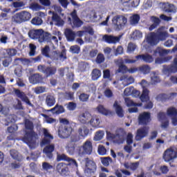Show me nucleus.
<instances>
[{
  "label": "nucleus",
  "mask_w": 177,
  "mask_h": 177,
  "mask_svg": "<svg viewBox=\"0 0 177 177\" xmlns=\"http://www.w3.org/2000/svg\"><path fill=\"white\" fill-rule=\"evenodd\" d=\"M167 114L169 117H176V108L174 106L169 107L167 111Z\"/></svg>",
  "instance_id": "37998d69"
},
{
  "label": "nucleus",
  "mask_w": 177,
  "mask_h": 177,
  "mask_svg": "<svg viewBox=\"0 0 177 177\" xmlns=\"http://www.w3.org/2000/svg\"><path fill=\"white\" fill-rule=\"evenodd\" d=\"M29 81L31 84H41L44 81V77L39 73H35L29 77Z\"/></svg>",
  "instance_id": "b1692460"
},
{
  "label": "nucleus",
  "mask_w": 177,
  "mask_h": 177,
  "mask_svg": "<svg viewBox=\"0 0 177 177\" xmlns=\"http://www.w3.org/2000/svg\"><path fill=\"white\" fill-rule=\"evenodd\" d=\"M53 169V166L49 164L48 162H44L42 163V169H44V171H49L50 169Z\"/></svg>",
  "instance_id": "338daca9"
},
{
  "label": "nucleus",
  "mask_w": 177,
  "mask_h": 177,
  "mask_svg": "<svg viewBox=\"0 0 177 177\" xmlns=\"http://www.w3.org/2000/svg\"><path fill=\"white\" fill-rule=\"evenodd\" d=\"M172 59V56H168L166 57L163 59V60L161 58H156L155 59V63L158 64H162V63L163 62H169V60H171Z\"/></svg>",
  "instance_id": "bf43d9fd"
},
{
  "label": "nucleus",
  "mask_w": 177,
  "mask_h": 177,
  "mask_svg": "<svg viewBox=\"0 0 177 177\" xmlns=\"http://www.w3.org/2000/svg\"><path fill=\"white\" fill-rule=\"evenodd\" d=\"M103 39L105 42H106V44H117L120 42L121 39V35L115 37L113 35H105L103 36Z\"/></svg>",
  "instance_id": "a211bd4d"
},
{
  "label": "nucleus",
  "mask_w": 177,
  "mask_h": 177,
  "mask_svg": "<svg viewBox=\"0 0 177 177\" xmlns=\"http://www.w3.org/2000/svg\"><path fill=\"white\" fill-rule=\"evenodd\" d=\"M102 77V71L97 68L93 69L91 72V80L93 81H97Z\"/></svg>",
  "instance_id": "e433bc0d"
},
{
  "label": "nucleus",
  "mask_w": 177,
  "mask_h": 177,
  "mask_svg": "<svg viewBox=\"0 0 177 177\" xmlns=\"http://www.w3.org/2000/svg\"><path fill=\"white\" fill-rule=\"evenodd\" d=\"M97 111L100 114H103V115H109L110 111L109 110L106 109L104 106L102 104H100L97 106Z\"/></svg>",
  "instance_id": "79ce46f5"
},
{
  "label": "nucleus",
  "mask_w": 177,
  "mask_h": 177,
  "mask_svg": "<svg viewBox=\"0 0 177 177\" xmlns=\"http://www.w3.org/2000/svg\"><path fill=\"white\" fill-rule=\"evenodd\" d=\"M49 59L53 62H58V60L60 62H64V60L67 59L66 48L64 47L62 51L57 50L51 52Z\"/></svg>",
  "instance_id": "20e7f679"
},
{
  "label": "nucleus",
  "mask_w": 177,
  "mask_h": 177,
  "mask_svg": "<svg viewBox=\"0 0 177 177\" xmlns=\"http://www.w3.org/2000/svg\"><path fill=\"white\" fill-rule=\"evenodd\" d=\"M156 35L158 41H165L168 38V32L164 31V27H160L157 30Z\"/></svg>",
  "instance_id": "a878e982"
},
{
  "label": "nucleus",
  "mask_w": 177,
  "mask_h": 177,
  "mask_svg": "<svg viewBox=\"0 0 177 177\" xmlns=\"http://www.w3.org/2000/svg\"><path fill=\"white\" fill-rule=\"evenodd\" d=\"M125 136H127V132L124 129L120 128L116 129L114 138L116 139L118 143H124Z\"/></svg>",
  "instance_id": "2eb2a0df"
},
{
  "label": "nucleus",
  "mask_w": 177,
  "mask_h": 177,
  "mask_svg": "<svg viewBox=\"0 0 177 177\" xmlns=\"http://www.w3.org/2000/svg\"><path fill=\"white\" fill-rule=\"evenodd\" d=\"M171 50H165L161 47H157L154 51H153V56H160L162 57L163 56H165V55H168Z\"/></svg>",
  "instance_id": "c85d7f7f"
},
{
  "label": "nucleus",
  "mask_w": 177,
  "mask_h": 177,
  "mask_svg": "<svg viewBox=\"0 0 177 177\" xmlns=\"http://www.w3.org/2000/svg\"><path fill=\"white\" fill-rule=\"evenodd\" d=\"M70 52H71V53L78 55V53L81 52V47H80L78 45L71 46L70 47Z\"/></svg>",
  "instance_id": "864d4df0"
},
{
  "label": "nucleus",
  "mask_w": 177,
  "mask_h": 177,
  "mask_svg": "<svg viewBox=\"0 0 177 177\" xmlns=\"http://www.w3.org/2000/svg\"><path fill=\"white\" fill-rule=\"evenodd\" d=\"M149 131H150V127H143L137 130L136 135V140H142L144 138H146L149 135Z\"/></svg>",
  "instance_id": "4468645a"
},
{
  "label": "nucleus",
  "mask_w": 177,
  "mask_h": 177,
  "mask_svg": "<svg viewBox=\"0 0 177 177\" xmlns=\"http://www.w3.org/2000/svg\"><path fill=\"white\" fill-rule=\"evenodd\" d=\"M173 63V64L165 67V71L167 73H177V64L174 62Z\"/></svg>",
  "instance_id": "a19ab883"
},
{
  "label": "nucleus",
  "mask_w": 177,
  "mask_h": 177,
  "mask_svg": "<svg viewBox=\"0 0 177 177\" xmlns=\"http://www.w3.org/2000/svg\"><path fill=\"white\" fill-rule=\"evenodd\" d=\"M71 16L72 19L71 17H68V21L69 22V24H73V27L78 28L84 24V22L81 21L77 15V10H73V11L71 12Z\"/></svg>",
  "instance_id": "9d476101"
},
{
  "label": "nucleus",
  "mask_w": 177,
  "mask_h": 177,
  "mask_svg": "<svg viewBox=\"0 0 177 177\" xmlns=\"http://www.w3.org/2000/svg\"><path fill=\"white\" fill-rule=\"evenodd\" d=\"M93 151V146L92 142L87 140L82 146H79L77 148V153L80 157H84V156H91Z\"/></svg>",
  "instance_id": "7ed1b4c3"
},
{
  "label": "nucleus",
  "mask_w": 177,
  "mask_h": 177,
  "mask_svg": "<svg viewBox=\"0 0 177 177\" xmlns=\"http://www.w3.org/2000/svg\"><path fill=\"white\" fill-rule=\"evenodd\" d=\"M137 60H142L145 63H153L154 62V58L153 57V55H151L149 54H142L138 55L135 57Z\"/></svg>",
  "instance_id": "aec40b11"
},
{
  "label": "nucleus",
  "mask_w": 177,
  "mask_h": 177,
  "mask_svg": "<svg viewBox=\"0 0 177 177\" xmlns=\"http://www.w3.org/2000/svg\"><path fill=\"white\" fill-rule=\"evenodd\" d=\"M37 70L39 73H43L46 78L52 77L57 73V68L56 66H46L45 65H39Z\"/></svg>",
  "instance_id": "423d86ee"
},
{
  "label": "nucleus",
  "mask_w": 177,
  "mask_h": 177,
  "mask_svg": "<svg viewBox=\"0 0 177 177\" xmlns=\"http://www.w3.org/2000/svg\"><path fill=\"white\" fill-rule=\"evenodd\" d=\"M151 82L152 85H157V84H160V82H161V79H160V77L154 75L151 77Z\"/></svg>",
  "instance_id": "e2e57ef3"
},
{
  "label": "nucleus",
  "mask_w": 177,
  "mask_h": 177,
  "mask_svg": "<svg viewBox=\"0 0 177 177\" xmlns=\"http://www.w3.org/2000/svg\"><path fill=\"white\" fill-rule=\"evenodd\" d=\"M77 133L81 138H86L89 135V129L86 127H82L77 129Z\"/></svg>",
  "instance_id": "72a5a7b5"
},
{
  "label": "nucleus",
  "mask_w": 177,
  "mask_h": 177,
  "mask_svg": "<svg viewBox=\"0 0 177 177\" xmlns=\"http://www.w3.org/2000/svg\"><path fill=\"white\" fill-rule=\"evenodd\" d=\"M151 121V115L149 112H143L138 116L139 125H148Z\"/></svg>",
  "instance_id": "ddd939ff"
},
{
  "label": "nucleus",
  "mask_w": 177,
  "mask_h": 177,
  "mask_svg": "<svg viewBox=\"0 0 177 177\" xmlns=\"http://www.w3.org/2000/svg\"><path fill=\"white\" fill-rule=\"evenodd\" d=\"M10 154L13 160H16L19 162L23 160V156H21V154H20L19 151H16L15 149H11L10 151Z\"/></svg>",
  "instance_id": "c9c22d12"
},
{
  "label": "nucleus",
  "mask_w": 177,
  "mask_h": 177,
  "mask_svg": "<svg viewBox=\"0 0 177 177\" xmlns=\"http://www.w3.org/2000/svg\"><path fill=\"white\" fill-rule=\"evenodd\" d=\"M73 131L74 129L71 126L61 125L58 129V136L61 139H67Z\"/></svg>",
  "instance_id": "0eeeda50"
},
{
  "label": "nucleus",
  "mask_w": 177,
  "mask_h": 177,
  "mask_svg": "<svg viewBox=\"0 0 177 177\" xmlns=\"http://www.w3.org/2000/svg\"><path fill=\"white\" fill-rule=\"evenodd\" d=\"M81 137L78 133H74L71 136V142L72 143H77V142L81 140Z\"/></svg>",
  "instance_id": "6e6d98bb"
},
{
  "label": "nucleus",
  "mask_w": 177,
  "mask_h": 177,
  "mask_svg": "<svg viewBox=\"0 0 177 177\" xmlns=\"http://www.w3.org/2000/svg\"><path fill=\"white\" fill-rule=\"evenodd\" d=\"M177 157V152L173 148H169L165 151L162 155V158L165 162H169L172 160H175Z\"/></svg>",
  "instance_id": "9b49d317"
},
{
  "label": "nucleus",
  "mask_w": 177,
  "mask_h": 177,
  "mask_svg": "<svg viewBox=\"0 0 177 177\" xmlns=\"http://www.w3.org/2000/svg\"><path fill=\"white\" fill-rule=\"evenodd\" d=\"M19 62H21V63H30V59L27 58H15L13 66H19Z\"/></svg>",
  "instance_id": "8fccbe9b"
},
{
  "label": "nucleus",
  "mask_w": 177,
  "mask_h": 177,
  "mask_svg": "<svg viewBox=\"0 0 177 177\" xmlns=\"http://www.w3.org/2000/svg\"><path fill=\"white\" fill-rule=\"evenodd\" d=\"M102 164L104 165V167H109L110 165V162L113 161L111 157L101 158Z\"/></svg>",
  "instance_id": "4d7b16f0"
},
{
  "label": "nucleus",
  "mask_w": 177,
  "mask_h": 177,
  "mask_svg": "<svg viewBox=\"0 0 177 177\" xmlns=\"http://www.w3.org/2000/svg\"><path fill=\"white\" fill-rule=\"evenodd\" d=\"M162 10L166 13H175L176 10L175 9V6L169 3H164L162 6Z\"/></svg>",
  "instance_id": "bb28decb"
},
{
  "label": "nucleus",
  "mask_w": 177,
  "mask_h": 177,
  "mask_svg": "<svg viewBox=\"0 0 177 177\" xmlns=\"http://www.w3.org/2000/svg\"><path fill=\"white\" fill-rule=\"evenodd\" d=\"M104 55L102 54V53H99L97 55V57L95 59V62L97 64H102V63H103L104 62Z\"/></svg>",
  "instance_id": "680f3d73"
},
{
  "label": "nucleus",
  "mask_w": 177,
  "mask_h": 177,
  "mask_svg": "<svg viewBox=\"0 0 177 177\" xmlns=\"http://www.w3.org/2000/svg\"><path fill=\"white\" fill-rule=\"evenodd\" d=\"M43 133L44 135V138L42 139L41 145L43 146H46V145H50V140L53 139V136L50 135L46 129H43Z\"/></svg>",
  "instance_id": "412c9836"
},
{
  "label": "nucleus",
  "mask_w": 177,
  "mask_h": 177,
  "mask_svg": "<svg viewBox=\"0 0 177 177\" xmlns=\"http://www.w3.org/2000/svg\"><path fill=\"white\" fill-rule=\"evenodd\" d=\"M64 99L65 100H74V93L71 91H66L64 93Z\"/></svg>",
  "instance_id": "c03bdc74"
},
{
  "label": "nucleus",
  "mask_w": 177,
  "mask_h": 177,
  "mask_svg": "<svg viewBox=\"0 0 177 177\" xmlns=\"http://www.w3.org/2000/svg\"><path fill=\"white\" fill-rule=\"evenodd\" d=\"M139 72L142 74H144V75H146L147 74H149L150 73V71L151 68L149 65H143L142 66L138 67Z\"/></svg>",
  "instance_id": "ea45409f"
},
{
  "label": "nucleus",
  "mask_w": 177,
  "mask_h": 177,
  "mask_svg": "<svg viewBox=\"0 0 177 177\" xmlns=\"http://www.w3.org/2000/svg\"><path fill=\"white\" fill-rule=\"evenodd\" d=\"M92 115L88 111H85L84 113H82L78 116V120L81 124H87V122H89V119L91 118Z\"/></svg>",
  "instance_id": "5701e85b"
},
{
  "label": "nucleus",
  "mask_w": 177,
  "mask_h": 177,
  "mask_svg": "<svg viewBox=\"0 0 177 177\" xmlns=\"http://www.w3.org/2000/svg\"><path fill=\"white\" fill-rule=\"evenodd\" d=\"M28 37L31 39H37L40 44L52 41V34L45 32L43 29L30 30L28 32Z\"/></svg>",
  "instance_id": "f03ea898"
},
{
  "label": "nucleus",
  "mask_w": 177,
  "mask_h": 177,
  "mask_svg": "<svg viewBox=\"0 0 177 177\" xmlns=\"http://www.w3.org/2000/svg\"><path fill=\"white\" fill-rule=\"evenodd\" d=\"M67 41L71 42L75 39V32L70 28H66L64 32Z\"/></svg>",
  "instance_id": "2f4dec72"
},
{
  "label": "nucleus",
  "mask_w": 177,
  "mask_h": 177,
  "mask_svg": "<svg viewBox=\"0 0 177 177\" xmlns=\"http://www.w3.org/2000/svg\"><path fill=\"white\" fill-rule=\"evenodd\" d=\"M113 108L115 109L117 115L119 116L120 118H122V117H124V109H122V106L120 105L118 101H115Z\"/></svg>",
  "instance_id": "cd10ccee"
},
{
  "label": "nucleus",
  "mask_w": 177,
  "mask_h": 177,
  "mask_svg": "<svg viewBox=\"0 0 177 177\" xmlns=\"http://www.w3.org/2000/svg\"><path fill=\"white\" fill-rule=\"evenodd\" d=\"M128 67L122 64H121L119 66V68L118 69V73H122V74H126V73H128Z\"/></svg>",
  "instance_id": "052dcab7"
},
{
  "label": "nucleus",
  "mask_w": 177,
  "mask_h": 177,
  "mask_svg": "<svg viewBox=\"0 0 177 177\" xmlns=\"http://www.w3.org/2000/svg\"><path fill=\"white\" fill-rule=\"evenodd\" d=\"M68 156L64 153H57V161H67Z\"/></svg>",
  "instance_id": "0e129e2a"
},
{
  "label": "nucleus",
  "mask_w": 177,
  "mask_h": 177,
  "mask_svg": "<svg viewBox=\"0 0 177 177\" xmlns=\"http://www.w3.org/2000/svg\"><path fill=\"white\" fill-rule=\"evenodd\" d=\"M48 145L46 146L43 149V153L46 154L48 158H53V151H55V145L47 144Z\"/></svg>",
  "instance_id": "4be33fe9"
},
{
  "label": "nucleus",
  "mask_w": 177,
  "mask_h": 177,
  "mask_svg": "<svg viewBox=\"0 0 177 177\" xmlns=\"http://www.w3.org/2000/svg\"><path fill=\"white\" fill-rule=\"evenodd\" d=\"M151 21L153 22V24L149 27V30L150 31H153V30H155V28H157L158 26H160V23H161V19L157 17L152 16L151 17Z\"/></svg>",
  "instance_id": "c756f323"
},
{
  "label": "nucleus",
  "mask_w": 177,
  "mask_h": 177,
  "mask_svg": "<svg viewBox=\"0 0 177 177\" xmlns=\"http://www.w3.org/2000/svg\"><path fill=\"white\" fill-rule=\"evenodd\" d=\"M126 105L127 106V107H132V106H138V107H140L142 106V103H135L133 102V101L132 100H131L129 97H127L124 100Z\"/></svg>",
  "instance_id": "4c0bfd02"
},
{
  "label": "nucleus",
  "mask_w": 177,
  "mask_h": 177,
  "mask_svg": "<svg viewBox=\"0 0 177 177\" xmlns=\"http://www.w3.org/2000/svg\"><path fill=\"white\" fill-rule=\"evenodd\" d=\"M79 100H80V102H87L88 100H89V95L85 93H81L79 96Z\"/></svg>",
  "instance_id": "69168bd1"
},
{
  "label": "nucleus",
  "mask_w": 177,
  "mask_h": 177,
  "mask_svg": "<svg viewBox=\"0 0 177 177\" xmlns=\"http://www.w3.org/2000/svg\"><path fill=\"white\" fill-rule=\"evenodd\" d=\"M14 73L17 77H21L23 75V67L20 65L17 66L15 68Z\"/></svg>",
  "instance_id": "3c124183"
},
{
  "label": "nucleus",
  "mask_w": 177,
  "mask_h": 177,
  "mask_svg": "<svg viewBox=\"0 0 177 177\" xmlns=\"http://www.w3.org/2000/svg\"><path fill=\"white\" fill-rule=\"evenodd\" d=\"M15 94L16 96L20 99L22 102L28 104V106H30V107H34V105L30 101V98H28V96H27V94L26 93L19 90V89H15L14 90Z\"/></svg>",
  "instance_id": "f8f14e48"
},
{
  "label": "nucleus",
  "mask_w": 177,
  "mask_h": 177,
  "mask_svg": "<svg viewBox=\"0 0 177 177\" xmlns=\"http://www.w3.org/2000/svg\"><path fill=\"white\" fill-rule=\"evenodd\" d=\"M85 172L87 174L88 176H92V175H95V173L96 172L97 166L96 163L89 159V158H85Z\"/></svg>",
  "instance_id": "1a4fd4ad"
},
{
  "label": "nucleus",
  "mask_w": 177,
  "mask_h": 177,
  "mask_svg": "<svg viewBox=\"0 0 177 177\" xmlns=\"http://www.w3.org/2000/svg\"><path fill=\"white\" fill-rule=\"evenodd\" d=\"M25 129L30 131H25L22 141L28 145L30 149H35V145H37V139H38V134L34 131V123L31 120L26 119L25 120Z\"/></svg>",
  "instance_id": "f257e3e1"
},
{
  "label": "nucleus",
  "mask_w": 177,
  "mask_h": 177,
  "mask_svg": "<svg viewBox=\"0 0 177 177\" xmlns=\"http://www.w3.org/2000/svg\"><path fill=\"white\" fill-rule=\"evenodd\" d=\"M149 93H150L149 89L143 86L142 93L140 96L141 102H149V100H150V97H149Z\"/></svg>",
  "instance_id": "f704fd0d"
},
{
  "label": "nucleus",
  "mask_w": 177,
  "mask_h": 177,
  "mask_svg": "<svg viewBox=\"0 0 177 177\" xmlns=\"http://www.w3.org/2000/svg\"><path fill=\"white\" fill-rule=\"evenodd\" d=\"M127 21H128L127 17L122 15H116L112 19V24H113L115 30L120 31L127 24Z\"/></svg>",
  "instance_id": "6e6552de"
},
{
  "label": "nucleus",
  "mask_w": 177,
  "mask_h": 177,
  "mask_svg": "<svg viewBox=\"0 0 177 177\" xmlns=\"http://www.w3.org/2000/svg\"><path fill=\"white\" fill-rule=\"evenodd\" d=\"M51 19L55 23V26H57L58 27L64 26V21L59 16L57 13L53 12Z\"/></svg>",
  "instance_id": "393cba45"
},
{
  "label": "nucleus",
  "mask_w": 177,
  "mask_h": 177,
  "mask_svg": "<svg viewBox=\"0 0 177 177\" xmlns=\"http://www.w3.org/2000/svg\"><path fill=\"white\" fill-rule=\"evenodd\" d=\"M56 169L58 174L62 176H67L68 175L69 169L67 164L64 162H59L57 165Z\"/></svg>",
  "instance_id": "dca6fc26"
},
{
  "label": "nucleus",
  "mask_w": 177,
  "mask_h": 177,
  "mask_svg": "<svg viewBox=\"0 0 177 177\" xmlns=\"http://www.w3.org/2000/svg\"><path fill=\"white\" fill-rule=\"evenodd\" d=\"M103 136H104V131H98L95 133V136L94 137V140H102L103 139Z\"/></svg>",
  "instance_id": "603ef678"
},
{
  "label": "nucleus",
  "mask_w": 177,
  "mask_h": 177,
  "mask_svg": "<svg viewBox=\"0 0 177 177\" xmlns=\"http://www.w3.org/2000/svg\"><path fill=\"white\" fill-rule=\"evenodd\" d=\"M29 9H31V10H42L44 8L37 3H31L29 6Z\"/></svg>",
  "instance_id": "09e8293b"
},
{
  "label": "nucleus",
  "mask_w": 177,
  "mask_h": 177,
  "mask_svg": "<svg viewBox=\"0 0 177 177\" xmlns=\"http://www.w3.org/2000/svg\"><path fill=\"white\" fill-rule=\"evenodd\" d=\"M136 44L132 42H129L127 46V53H133V52H135V50H136Z\"/></svg>",
  "instance_id": "a18cd8bd"
},
{
  "label": "nucleus",
  "mask_w": 177,
  "mask_h": 177,
  "mask_svg": "<svg viewBox=\"0 0 177 177\" xmlns=\"http://www.w3.org/2000/svg\"><path fill=\"white\" fill-rule=\"evenodd\" d=\"M12 19L15 23L20 24L21 23H25V21H28L31 19V13L27 11H21L20 12L16 13Z\"/></svg>",
  "instance_id": "39448f33"
},
{
  "label": "nucleus",
  "mask_w": 177,
  "mask_h": 177,
  "mask_svg": "<svg viewBox=\"0 0 177 177\" xmlns=\"http://www.w3.org/2000/svg\"><path fill=\"white\" fill-rule=\"evenodd\" d=\"M31 23L34 26H41V24L43 23V21L42 19H41L39 17H35L31 20Z\"/></svg>",
  "instance_id": "5fc2aeb1"
},
{
  "label": "nucleus",
  "mask_w": 177,
  "mask_h": 177,
  "mask_svg": "<svg viewBox=\"0 0 177 177\" xmlns=\"http://www.w3.org/2000/svg\"><path fill=\"white\" fill-rule=\"evenodd\" d=\"M46 106H48V107H52L53 106H55V103H56V98L55 97V95H52V94H48L46 97Z\"/></svg>",
  "instance_id": "7c9ffc66"
},
{
  "label": "nucleus",
  "mask_w": 177,
  "mask_h": 177,
  "mask_svg": "<svg viewBox=\"0 0 177 177\" xmlns=\"http://www.w3.org/2000/svg\"><path fill=\"white\" fill-rule=\"evenodd\" d=\"M176 96L177 93H171L170 94L161 93L158 94L156 99L158 102H167V100H172Z\"/></svg>",
  "instance_id": "f3484780"
},
{
  "label": "nucleus",
  "mask_w": 177,
  "mask_h": 177,
  "mask_svg": "<svg viewBox=\"0 0 177 177\" xmlns=\"http://www.w3.org/2000/svg\"><path fill=\"white\" fill-rule=\"evenodd\" d=\"M29 47H30L29 55L35 56V50L37 49V46L35 44H30L29 45Z\"/></svg>",
  "instance_id": "774afa93"
},
{
  "label": "nucleus",
  "mask_w": 177,
  "mask_h": 177,
  "mask_svg": "<svg viewBox=\"0 0 177 177\" xmlns=\"http://www.w3.org/2000/svg\"><path fill=\"white\" fill-rule=\"evenodd\" d=\"M15 116L10 115H8L6 119L5 120L4 125L6 127H9L10 124L15 122Z\"/></svg>",
  "instance_id": "de8ad7c7"
},
{
  "label": "nucleus",
  "mask_w": 177,
  "mask_h": 177,
  "mask_svg": "<svg viewBox=\"0 0 177 177\" xmlns=\"http://www.w3.org/2000/svg\"><path fill=\"white\" fill-rule=\"evenodd\" d=\"M147 41L149 45H157L158 44L159 40L158 37H157V33L154 32H151L148 34L147 37Z\"/></svg>",
  "instance_id": "6ab92c4d"
},
{
  "label": "nucleus",
  "mask_w": 177,
  "mask_h": 177,
  "mask_svg": "<svg viewBox=\"0 0 177 177\" xmlns=\"http://www.w3.org/2000/svg\"><path fill=\"white\" fill-rule=\"evenodd\" d=\"M66 162H68V164H66L67 167H71V168H78V162H77V160L72 158L68 157Z\"/></svg>",
  "instance_id": "58836bf2"
},
{
  "label": "nucleus",
  "mask_w": 177,
  "mask_h": 177,
  "mask_svg": "<svg viewBox=\"0 0 177 177\" xmlns=\"http://www.w3.org/2000/svg\"><path fill=\"white\" fill-rule=\"evenodd\" d=\"M53 114H63V113H65L66 109H64V106L62 105H59V104H57L54 108L51 109L50 110Z\"/></svg>",
  "instance_id": "473e14b6"
},
{
  "label": "nucleus",
  "mask_w": 177,
  "mask_h": 177,
  "mask_svg": "<svg viewBox=\"0 0 177 177\" xmlns=\"http://www.w3.org/2000/svg\"><path fill=\"white\" fill-rule=\"evenodd\" d=\"M50 52V47H49L48 45H46L41 49V54L43 56H45L46 57H50V55H49V53Z\"/></svg>",
  "instance_id": "49530a36"
},
{
  "label": "nucleus",
  "mask_w": 177,
  "mask_h": 177,
  "mask_svg": "<svg viewBox=\"0 0 177 177\" xmlns=\"http://www.w3.org/2000/svg\"><path fill=\"white\" fill-rule=\"evenodd\" d=\"M91 126H93L94 128H96L99 127L100 122L99 121V118H93L89 121Z\"/></svg>",
  "instance_id": "13d9d810"
}]
</instances>
